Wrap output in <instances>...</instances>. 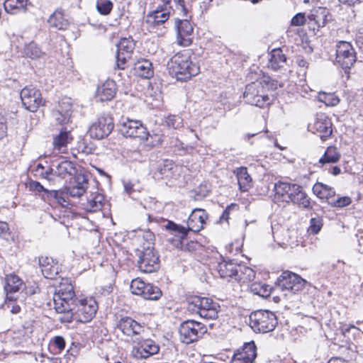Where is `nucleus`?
Instances as JSON below:
<instances>
[{
  "label": "nucleus",
  "mask_w": 363,
  "mask_h": 363,
  "mask_svg": "<svg viewBox=\"0 0 363 363\" xmlns=\"http://www.w3.org/2000/svg\"><path fill=\"white\" fill-rule=\"evenodd\" d=\"M206 212L201 208L194 209L187 220V228L189 231L199 232L203 228L205 221L207 219Z\"/></svg>",
  "instance_id": "obj_19"
},
{
  "label": "nucleus",
  "mask_w": 363,
  "mask_h": 363,
  "mask_svg": "<svg viewBox=\"0 0 363 363\" xmlns=\"http://www.w3.org/2000/svg\"><path fill=\"white\" fill-rule=\"evenodd\" d=\"M55 175L61 178H65L67 175H73L76 173V168L74 164L68 160H62L57 165H55Z\"/></svg>",
  "instance_id": "obj_36"
},
{
  "label": "nucleus",
  "mask_w": 363,
  "mask_h": 363,
  "mask_svg": "<svg viewBox=\"0 0 363 363\" xmlns=\"http://www.w3.org/2000/svg\"><path fill=\"white\" fill-rule=\"evenodd\" d=\"M167 67L169 74L181 82L190 79L200 72L197 64L191 61L190 52L188 50L174 55L167 62Z\"/></svg>",
  "instance_id": "obj_2"
},
{
  "label": "nucleus",
  "mask_w": 363,
  "mask_h": 363,
  "mask_svg": "<svg viewBox=\"0 0 363 363\" xmlns=\"http://www.w3.org/2000/svg\"><path fill=\"white\" fill-rule=\"evenodd\" d=\"M28 0H6L4 7L6 13L16 15L27 11Z\"/></svg>",
  "instance_id": "obj_30"
},
{
  "label": "nucleus",
  "mask_w": 363,
  "mask_h": 363,
  "mask_svg": "<svg viewBox=\"0 0 363 363\" xmlns=\"http://www.w3.org/2000/svg\"><path fill=\"white\" fill-rule=\"evenodd\" d=\"M0 236L5 240L11 238L9 225L6 222L0 221Z\"/></svg>",
  "instance_id": "obj_54"
},
{
  "label": "nucleus",
  "mask_w": 363,
  "mask_h": 363,
  "mask_svg": "<svg viewBox=\"0 0 363 363\" xmlns=\"http://www.w3.org/2000/svg\"><path fill=\"white\" fill-rule=\"evenodd\" d=\"M323 226V220L320 217L312 218L310 220V226L308 231L313 234H317Z\"/></svg>",
  "instance_id": "obj_49"
},
{
  "label": "nucleus",
  "mask_w": 363,
  "mask_h": 363,
  "mask_svg": "<svg viewBox=\"0 0 363 363\" xmlns=\"http://www.w3.org/2000/svg\"><path fill=\"white\" fill-rule=\"evenodd\" d=\"M23 106L31 112H35L44 104V101L40 90L33 86L24 87L20 93Z\"/></svg>",
  "instance_id": "obj_14"
},
{
  "label": "nucleus",
  "mask_w": 363,
  "mask_h": 363,
  "mask_svg": "<svg viewBox=\"0 0 363 363\" xmlns=\"http://www.w3.org/2000/svg\"><path fill=\"white\" fill-rule=\"evenodd\" d=\"M298 184L279 182L274 184L276 196L282 201L289 203Z\"/></svg>",
  "instance_id": "obj_22"
},
{
  "label": "nucleus",
  "mask_w": 363,
  "mask_h": 363,
  "mask_svg": "<svg viewBox=\"0 0 363 363\" xmlns=\"http://www.w3.org/2000/svg\"><path fill=\"white\" fill-rule=\"evenodd\" d=\"M52 346L56 347L60 352L64 350L65 347V341L62 337L56 336L53 339Z\"/></svg>",
  "instance_id": "obj_59"
},
{
  "label": "nucleus",
  "mask_w": 363,
  "mask_h": 363,
  "mask_svg": "<svg viewBox=\"0 0 363 363\" xmlns=\"http://www.w3.org/2000/svg\"><path fill=\"white\" fill-rule=\"evenodd\" d=\"M7 122L6 118L0 113V139L6 135Z\"/></svg>",
  "instance_id": "obj_61"
},
{
  "label": "nucleus",
  "mask_w": 363,
  "mask_h": 363,
  "mask_svg": "<svg viewBox=\"0 0 363 363\" xmlns=\"http://www.w3.org/2000/svg\"><path fill=\"white\" fill-rule=\"evenodd\" d=\"M130 289L132 294L141 296L147 300H158L162 295V291L158 286L145 283L139 278L132 280Z\"/></svg>",
  "instance_id": "obj_10"
},
{
  "label": "nucleus",
  "mask_w": 363,
  "mask_h": 363,
  "mask_svg": "<svg viewBox=\"0 0 363 363\" xmlns=\"http://www.w3.org/2000/svg\"><path fill=\"white\" fill-rule=\"evenodd\" d=\"M134 74L142 78H150L153 76L152 63L147 60L141 59L134 64Z\"/></svg>",
  "instance_id": "obj_31"
},
{
  "label": "nucleus",
  "mask_w": 363,
  "mask_h": 363,
  "mask_svg": "<svg viewBox=\"0 0 363 363\" xmlns=\"http://www.w3.org/2000/svg\"><path fill=\"white\" fill-rule=\"evenodd\" d=\"M306 284V281L299 275L285 271L277 279V288L284 292V295L286 296L288 293L296 294L302 290Z\"/></svg>",
  "instance_id": "obj_7"
},
{
  "label": "nucleus",
  "mask_w": 363,
  "mask_h": 363,
  "mask_svg": "<svg viewBox=\"0 0 363 363\" xmlns=\"http://www.w3.org/2000/svg\"><path fill=\"white\" fill-rule=\"evenodd\" d=\"M173 1L176 4L177 9L179 11H180V13L182 14L183 16L187 17L189 11L186 7L185 1L184 0H173Z\"/></svg>",
  "instance_id": "obj_56"
},
{
  "label": "nucleus",
  "mask_w": 363,
  "mask_h": 363,
  "mask_svg": "<svg viewBox=\"0 0 363 363\" xmlns=\"http://www.w3.org/2000/svg\"><path fill=\"white\" fill-rule=\"evenodd\" d=\"M135 46L134 40L131 37L122 38L117 44V52L132 55Z\"/></svg>",
  "instance_id": "obj_41"
},
{
  "label": "nucleus",
  "mask_w": 363,
  "mask_h": 363,
  "mask_svg": "<svg viewBox=\"0 0 363 363\" xmlns=\"http://www.w3.org/2000/svg\"><path fill=\"white\" fill-rule=\"evenodd\" d=\"M327 186L322 183H316L313 186V191L318 198L325 199Z\"/></svg>",
  "instance_id": "obj_52"
},
{
  "label": "nucleus",
  "mask_w": 363,
  "mask_h": 363,
  "mask_svg": "<svg viewBox=\"0 0 363 363\" xmlns=\"http://www.w3.org/2000/svg\"><path fill=\"white\" fill-rule=\"evenodd\" d=\"M290 202L304 209L308 210L311 208L310 198L304 191L303 187L299 185L296 187Z\"/></svg>",
  "instance_id": "obj_29"
},
{
  "label": "nucleus",
  "mask_w": 363,
  "mask_h": 363,
  "mask_svg": "<svg viewBox=\"0 0 363 363\" xmlns=\"http://www.w3.org/2000/svg\"><path fill=\"white\" fill-rule=\"evenodd\" d=\"M74 309L72 311V316L77 315L79 321L86 323L94 316L98 309L96 301L93 298L78 300L74 302Z\"/></svg>",
  "instance_id": "obj_12"
},
{
  "label": "nucleus",
  "mask_w": 363,
  "mask_h": 363,
  "mask_svg": "<svg viewBox=\"0 0 363 363\" xmlns=\"http://www.w3.org/2000/svg\"><path fill=\"white\" fill-rule=\"evenodd\" d=\"M53 296L54 308L57 313H62L59 320L62 323H70L72 320V312L74 302L77 301L74 287L68 278H61Z\"/></svg>",
  "instance_id": "obj_1"
},
{
  "label": "nucleus",
  "mask_w": 363,
  "mask_h": 363,
  "mask_svg": "<svg viewBox=\"0 0 363 363\" xmlns=\"http://www.w3.org/2000/svg\"><path fill=\"white\" fill-rule=\"evenodd\" d=\"M18 297L14 295H6V298L3 308L10 310L13 314H17L21 311V307L16 303Z\"/></svg>",
  "instance_id": "obj_43"
},
{
  "label": "nucleus",
  "mask_w": 363,
  "mask_h": 363,
  "mask_svg": "<svg viewBox=\"0 0 363 363\" xmlns=\"http://www.w3.org/2000/svg\"><path fill=\"white\" fill-rule=\"evenodd\" d=\"M267 66L274 71H286L287 58L281 48L274 49L269 54Z\"/></svg>",
  "instance_id": "obj_20"
},
{
  "label": "nucleus",
  "mask_w": 363,
  "mask_h": 363,
  "mask_svg": "<svg viewBox=\"0 0 363 363\" xmlns=\"http://www.w3.org/2000/svg\"><path fill=\"white\" fill-rule=\"evenodd\" d=\"M179 332L181 341L190 344L201 338L207 332V328L201 323L188 320L180 325Z\"/></svg>",
  "instance_id": "obj_8"
},
{
  "label": "nucleus",
  "mask_w": 363,
  "mask_h": 363,
  "mask_svg": "<svg viewBox=\"0 0 363 363\" xmlns=\"http://www.w3.org/2000/svg\"><path fill=\"white\" fill-rule=\"evenodd\" d=\"M116 93V85L113 80H107L99 86L96 92V97L100 101H111Z\"/></svg>",
  "instance_id": "obj_23"
},
{
  "label": "nucleus",
  "mask_w": 363,
  "mask_h": 363,
  "mask_svg": "<svg viewBox=\"0 0 363 363\" xmlns=\"http://www.w3.org/2000/svg\"><path fill=\"white\" fill-rule=\"evenodd\" d=\"M72 186L84 187V189L86 190L89 186L88 179L86 178L85 175L78 174L75 176L74 184Z\"/></svg>",
  "instance_id": "obj_51"
},
{
  "label": "nucleus",
  "mask_w": 363,
  "mask_h": 363,
  "mask_svg": "<svg viewBox=\"0 0 363 363\" xmlns=\"http://www.w3.org/2000/svg\"><path fill=\"white\" fill-rule=\"evenodd\" d=\"M120 132L126 138H137L141 140H147L149 135L141 121L128 118L121 119Z\"/></svg>",
  "instance_id": "obj_9"
},
{
  "label": "nucleus",
  "mask_w": 363,
  "mask_h": 363,
  "mask_svg": "<svg viewBox=\"0 0 363 363\" xmlns=\"http://www.w3.org/2000/svg\"><path fill=\"white\" fill-rule=\"evenodd\" d=\"M23 53L26 57L31 59L40 58L44 54L37 44L33 42H30L25 45Z\"/></svg>",
  "instance_id": "obj_42"
},
{
  "label": "nucleus",
  "mask_w": 363,
  "mask_h": 363,
  "mask_svg": "<svg viewBox=\"0 0 363 363\" xmlns=\"http://www.w3.org/2000/svg\"><path fill=\"white\" fill-rule=\"evenodd\" d=\"M238 266L235 280L242 283H247L254 280L255 272L252 268L245 265L238 264Z\"/></svg>",
  "instance_id": "obj_37"
},
{
  "label": "nucleus",
  "mask_w": 363,
  "mask_h": 363,
  "mask_svg": "<svg viewBox=\"0 0 363 363\" xmlns=\"http://www.w3.org/2000/svg\"><path fill=\"white\" fill-rule=\"evenodd\" d=\"M340 154L337 148L333 146L328 147L323 155L318 160L320 166L327 163H335L339 160Z\"/></svg>",
  "instance_id": "obj_39"
},
{
  "label": "nucleus",
  "mask_w": 363,
  "mask_h": 363,
  "mask_svg": "<svg viewBox=\"0 0 363 363\" xmlns=\"http://www.w3.org/2000/svg\"><path fill=\"white\" fill-rule=\"evenodd\" d=\"M118 328L128 336L140 335L144 330L140 323L130 317L121 318L118 323Z\"/></svg>",
  "instance_id": "obj_21"
},
{
  "label": "nucleus",
  "mask_w": 363,
  "mask_h": 363,
  "mask_svg": "<svg viewBox=\"0 0 363 363\" xmlns=\"http://www.w3.org/2000/svg\"><path fill=\"white\" fill-rule=\"evenodd\" d=\"M58 196L57 191H49L48 189L45 190V193L42 195V199L48 202H50L52 200H55L56 197Z\"/></svg>",
  "instance_id": "obj_58"
},
{
  "label": "nucleus",
  "mask_w": 363,
  "mask_h": 363,
  "mask_svg": "<svg viewBox=\"0 0 363 363\" xmlns=\"http://www.w3.org/2000/svg\"><path fill=\"white\" fill-rule=\"evenodd\" d=\"M310 26L313 30L324 27L327 21V11L323 8H318L311 11L308 16Z\"/></svg>",
  "instance_id": "obj_26"
},
{
  "label": "nucleus",
  "mask_w": 363,
  "mask_h": 363,
  "mask_svg": "<svg viewBox=\"0 0 363 363\" xmlns=\"http://www.w3.org/2000/svg\"><path fill=\"white\" fill-rule=\"evenodd\" d=\"M238 206L235 203H232L226 207L225 211L223 212V214L221 215L220 220L228 221V219L230 218V214L233 211H238Z\"/></svg>",
  "instance_id": "obj_53"
},
{
  "label": "nucleus",
  "mask_w": 363,
  "mask_h": 363,
  "mask_svg": "<svg viewBox=\"0 0 363 363\" xmlns=\"http://www.w3.org/2000/svg\"><path fill=\"white\" fill-rule=\"evenodd\" d=\"M238 264L233 262H225L218 263L217 266V271L220 277L223 279H234L235 278Z\"/></svg>",
  "instance_id": "obj_33"
},
{
  "label": "nucleus",
  "mask_w": 363,
  "mask_h": 363,
  "mask_svg": "<svg viewBox=\"0 0 363 363\" xmlns=\"http://www.w3.org/2000/svg\"><path fill=\"white\" fill-rule=\"evenodd\" d=\"M73 140V137L69 130L66 128H62L59 134L54 138L53 145L54 148L59 152H64L67 146Z\"/></svg>",
  "instance_id": "obj_28"
},
{
  "label": "nucleus",
  "mask_w": 363,
  "mask_h": 363,
  "mask_svg": "<svg viewBox=\"0 0 363 363\" xmlns=\"http://www.w3.org/2000/svg\"><path fill=\"white\" fill-rule=\"evenodd\" d=\"M131 56L130 55H125L124 53L117 52L116 67L120 69H124L128 61L131 59Z\"/></svg>",
  "instance_id": "obj_50"
},
{
  "label": "nucleus",
  "mask_w": 363,
  "mask_h": 363,
  "mask_svg": "<svg viewBox=\"0 0 363 363\" xmlns=\"http://www.w3.org/2000/svg\"><path fill=\"white\" fill-rule=\"evenodd\" d=\"M113 128V118L108 114H103L90 125L89 133L91 138L100 140L107 137Z\"/></svg>",
  "instance_id": "obj_11"
},
{
  "label": "nucleus",
  "mask_w": 363,
  "mask_h": 363,
  "mask_svg": "<svg viewBox=\"0 0 363 363\" xmlns=\"http://www.w3.org/2000/svg\"><path fill=\"white\" fill-rule=\"evenodd\" d=\"M86 190L84 187H76L74 186H70L65 188V194L69 196L72 198H80Z\"/></svg>",
  "instance_id": "obj_48"
},
{
  "label": "nucleus",
  "mask_w": 363,
  "mask_h": 363,
  "mask_svg": "<svg viewBox=\"0 0 363 363\" xmlns=\"http://www.w3.org/2000/svg\"><path fill=\"white\" fill-rule=\"evenodd\" d=\"M54 167H55V164H52V167L49 168L48 170L43 172H41L40 174V176L44 178V179H46L49 181L50 180H52V178L50 177L51 175H55V169H54Z\"/></svg>",
  "instance_id": "obj_63"
},
{
  "label": "nucleus",
  "mask_w": 363,
  "mask_h": 363,
  "mask_svg": "<svg viewBox=\"0 0 363 363\" xmlns=\"http://www.w3.org/2000/svg\"><path fill=\"white\" fill-rule=\"evenodd\" d=\"M306 21L305 14L303 13H298L292 18L291 24L295 26H300L303 25L306 23Z\"/></svg>",
  "instance_id": "obj_55"
},
{
  "label": "nucleus",
  "mask_w": 363,
  "mask_h": 363,
  "mask_svg": "<svg viewBox=\"0 0 363 363\" xmlns=\"http://www.w3.org/2000/svg\"><path fill=\"white\" fill-rule=\"evenodd\" d=\"M272 289L268 285H262L260 290L257 292V294L263 297H267L271 294Z\"/></svg>",
  "instance_id": "obj_62"
},
{
  "label": "nucleus",
  "mask_w": 363,
  "mask_h": 363,
  "mask_svg": "<svg viewBox=\"0 0 363 363\" xmlns=\"http://www.w3.org/2000/svg\"><path fill=\"white\" fill-rule=\"evenodd\" d=\"M39 264L43 275L47 279H56L59 267L51 257H45L39 259Z\"/></svg>",
  "instance_id": "obj_24"
},
{
  "label": "nucleus",
  "mask_w": 363,
  "mask_h": 363,
  "mask_svg": "<svg viewBox=\"0 0 363 363\" xmlns=\"http://www.w3.org/2000/svg\"><path fill=\"white\" fill-rule=\"evenodd\" d=\"M172 10V8L169 4L163 3V5L158 6L155 11L147 16L146 21L154 26L162 25L169 18Z\"/></svg>",
  "instance_id": "obj_18"
},
{
  "label": "nucleus",
  "mask_w": 363,
  "mask_h": 363,
  "mask_svg": "<svg viewBox=\"0 0 363 363\" xmlns=\"http://www.w3.org/2000/svg\"><path fill=\"white\" fill-rule=\"evenodd\" d=\"M96 9L102 15H108L113 9V3L110 0H97Z\"/></svg>",
  "instance_id": "obj_46"
},
{
  "label": "nucleus",
  "mask_w": 363,
  "mask_h": 363,
  "mask_svg": "<svg viewBox=\"0 0 363 363\" xmlns=\"http://www.w3.org/2000/svg\"><path fill=\"white\" fill-rule=\"evenodd\" d=\"M318 100L326 106H336L340 102L339 98L334 93L322 92L318 94Z\"/></svg>",
  "instance_id": "obj_44"
},
{
  "label": "nucleus",
  "mask_w": 363,
  "mask_h": 363,
  "mask_svg": "<svg viewBox=\"0 0 363 363\" xmlns=\"http://www.w3.org/2000/svg\"><path fill=\"white\" fill-rule=\"evenodd\" d=\"M177 42L181 46H189L192 43L194 28L188 19H177Z\"/></svg>",
  "instance_id": "obj_16"
},
{
  "label": "nucleus",
  "mask_w": 363,
  "mask_h": 363,
  "mask_svg": "<svg viewBox=\"0 0 363 363\" xmlns=\"http://www.w3.org/2000/svg\"><path fill=\"white\" fill-rule=\"evenodd\" d=\"M187 308L191 313H196L207 320L216 319L220 311V306L218 303L210 298L199 296L188 298Z\"/></svg>",
  "instance_id": "obj_3"
},
{
  "label": "nucleus",
  "mask_w": 363,
  "mask_h": 363,
  "mask_svg": "<svg viewBox=\"0 0 363 363\" xmlns=\"http://www.w3.org/2000/svg\"><path fill=\"white\" fill-rule=\"evenodd\" d=\"M256 357L257 347L255 342H247L235 352L231 363H253Z\"/></svg>",
  "instance_id": "obj_17"
},
{
  "label": "nucleus",
  "mask_w": 363,
  "mask_h": 363,
  "mask_svg": "<svg viewBox=\"0 0 363 363\" xmlns=\"http://www.w3.org/2000/svg\"><path fill=\"white\" fill-rule=\"evenodd\" d=\"M356 62L354 49L350 43L342 40V69L347 74V69Z\"/></svg>",
  "instance_id": "obj_25"
},
{
  "label": "nucleus",
  "mask_w": 363,
  "mask_h": 363,
  "mask_svg": "<svg viewBox=\"0 0 363 363\" xmlns=\"http://www.w3.org/2000/svg\"><path fill=\"white\" fill-rule=\"evenodd\" d=\"M49 26L57 30H66L69 26V21L65 18L62 11L56 10L48 20Z\"/></svg>",
  "instance_id": "obj_35"
},
{
  "label": "nucleus",
  "mask_w": 363,
  "mask_h": 363,
  "mask_svg": "<svg viewBox=\"0 0 363 363\" xmlns=\"http://www.w3.org/2000/svg\"><path fill=\"white\" fill-rule=\"evenodd\" d=\"M165 123L169 128L179 129L183 127V119L177 115H170L167 117Z\"/></svg>",
  "instance_id": "obj_47"
},
{
  "label": "nucleus",
  "mask_w": 363,
  "mask_h": 363,
  "mask_svg": "<svg viewBox=\"0 0 363 363\" xmlns=\"http://www.w3.org/2000/svg\"><path fill=\"white\" fill-rule=\"evenodd\" d=\"M159 345L151 339L140 340L137 345L133 347V356L137 359H147L149 357L158 353Z\"/></svg>",
  "instance_id": "obj_15"
},
{
  "label": "nucleus",
  "mask_w": 363,
  "mask_h": 363,
  "mask_svg": "<svg viewBox=\"0 0 363 363\" xmlns=\"http://www.w3.org/2000/svg\"><path fill=\"white\" fill-rule=\"evenodd\" d=\"M165 228L167 230H169L173 235L172 238H169V241L174 247L184 251H192L195 250L197 244L192 241L188 242L186 238L188 230H186L185 227L169 220Z\"/></svg>",
  "instance_id": "obj_6"
},
{
  "label": "nucleus",
  "mask_w": 363,
  "mask_h": 363,
  "mask_svg": "<svg viewBox=\"0 0 363 363\" xmlns=\"http://www.w3.org/2000/svg\"><path fill=\"white\" fill-rule=\"evenodd\" d=\"M259 81H265L266 84L263 86L265 91L269 89H276L277 87V82L272 80L269 77H264Z\"/></svg>",
  "instance_id": "obj_57"
},
{
  "label": "nucleus",
  "mask_w": 363,
  "mask_h": 363,
  "mask_svg": "<svg viewBox=\"0 0 363 363\" xmlns=\"http://www.w3.org/2000/svg\"><path fill=\"white\" fill-rule=\"evenodd\" d=\"M250 325L256 333H266L274 330L277 325L276 315L267 310H258L250 315Z\"/></svg>",
  "instance_id": "obj_4"
},
{
  "label": "nucleus",
  "mask_w": 363,
  "mask_h": 363,
  "mask_svg": "<svg viewBox=\"0 0 363 363\" xmlns=\"http://www.w3.org/2000/svg\"><path fill=\"white\" fill-rule=\"evenodd\" d=\"M104 196L97 194L92 199H89L86 203H82L84 208L89 212H96L102 209L104 206Z\"/></svg>",
  "instance_id": "obj_40"
},
{
  "label": "nucleus",
  "mask_w": 363,
  "mask_h": 363,
  "mask_svg": "<svg viewBox=\"0 0 363 363\" xmlns=\"http://www.w3.org/2000/svg\"><path fill=\"white\" fill-rule=\"evenodd\" d=\"M64 194L62 192L58 191V196L56 197L55 201H56L57 203L60 204L62 206H67L69 205L68 201L65 199L64 196Z\"/></svg>",
  "instance_id": "obj_64"
},
{
  "label": "nucleus",
  "mask_w": 363,
  "mask_h": 363,
  "mask_svg": "<svg viewBox=\"0 0 363 363\" xmlns=\"http://www.w3.org/2000/svg\"><path fill=\"white\" fill-rule=\"evenodd\" d=\"M68 108L65 111V113H62L63 108L62 106H60V109H59L55 113V116L57 122L60 124L66 123L69 122V118L71 116V111L72 108V104H68Z\"/></svg>",
  "instance_id": "obj_45"
},
{
  "label": "nucleus",
  "mask_w": 363,
  "mask_h": 363,
  "mask_svg": "<svg viewBox=\"0 0 363 363\" xmlns=\"http://www.w3.org/2000/svg\"><path fill=\"white\" fill-rule=\"evenodd\" d=\"M29 189L31 191H34L38 193H45L46 189L38 182L31 181L29 182Z\"/></svg>",
  "instance_id": "obj_60"
},
{
  "label": "nucleus",
  "mask_w": 363,
  "mask_h": 363,
  "mask_svg": "<svg viewBox=\"0 0 363 363\" xmlns=\"http://www.w3.org/2000/svg\"><path fill=\"white\" fill-rule=\"evenodd\" d=\"M138 264L144 273H152L160 268L159 255L153 247L147 246L140 252Z\"/></svg>",
  "instance_id": "obj_13"
},
{
  "label": "nucleus",
  "mask_w": 363,
  "mask_h": 363,
  "mask_svg": "<svg viewBox=\"0 0 363 363\" xmlns=\"http://www.w3.org/2000/svg\"><path fill=\"white\" fill-rule=\"evenodd\" d=\"M265 81L257 80L246 86L243 97L246 103L264 108L271 103V99L263 89Z\"/></svg>",
  "instance_id": "obj_5"
},
{
  "label": "nucleus",
  "mask_w": 363,
  "mask_h": 363,
  "mask_svg": "<svg viewBox=\"0 0 363 363\" xmlns=\"http://www.w3.org/2000/svg\"><path fill=\"white\" fill-rule=\"evenodd\" d=\"M312 128L320 134L321 138H326L332 133L331 123L324 114L318 116L313 124Z\"/></svg>",
  "instance_id": "obj_27"
},
{
  "label": "nucleus",
  "mask_w": 363,
  "mask_h": 363,
  "mask_svg": "<svg viewBox=\"0 0 363 363\" xmlns=\"http://www.w3.org/2000/svg\"><path fill=\"white\" fill-rule=\"evenodd\" d=\"M177 170V167L172 160H165L159 164L157 172L155 173L158 178H172L174 172Z\"/></svg>",
  "instance_id": "obj_32"
},
{
  "label": "nucleus",
  "mask_w": 363,
  "mask_h": 363,
  "mask_svg": "<svg viewBox=\"0 0 363 363\" xmlns=\"http://www.w3.org/2000/svg\"><path fill=\"white\" fill-rule=\"evenodd\" d=\"M236 174L240 189L242 191H247L252 184V179L248 174L247 169L245 167L237 168L235 171Z\"/></svg>",
  "instance_id": "obj_34"
},
{
  "label": "nucleus",
  "mask_w": 363,
  "mask_h": 363,
  "mask_svg": "<svg viewBox=\"0 0 363 363\" xmlns=\"http://www.w3.org/2000/svg\"><path fill=\"white\" fill-rule=\"evenodd\" d=\"M23 281L16 274H9L6 278V286L4 287L6 295H14L23 286Z\"/></svg>",
  "instance_id": "obj_38"
}]
</instances>
